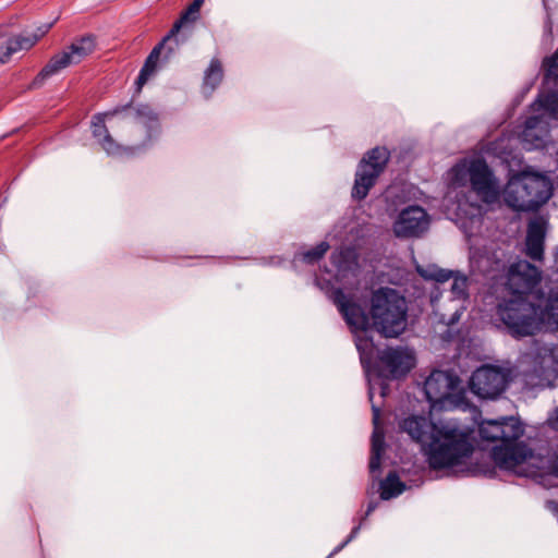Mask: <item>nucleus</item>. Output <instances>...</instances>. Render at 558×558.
Wrapping results in <instances>:
<instances>
[{"instance_id": "nucleus-40", "label": "nucleus", "mask_w": 558, "mask_h": 558, "mask_svg": "<svg viewBox=\"0 0 558 558\" xmlns=\"http://www.w3.org/2000/svg\"><path fill=\"white\" fill-rule=\"evenodd\" d=\"M379 386H380V395H381V397H385L387 393V386L383 381L379 383Z\"/></svg>"}, {"instance_id": "nucleus-1", "label": "nucleus", "mask_w": 558, "mask_h": 558, "mask_svg": "<svg viewBox=\"0 0 558 558\" xmlns=\"http://www.w3.org/2000/svg\"><path fill=\"white\" fill-rule=\"evenodd\" d=\"M330 298L354 332L374 329L385 338H397L407 329L408 302L392 288L381 287L372 292L368 313L341 289L333 290Z\"/></svg>"}, {"instance_id": "nucleus-30", "label": "nucleus", "mask_w": 558, "mask_h": 558, "mask_svg": "<svg viewBox=\"0 0 558 558\" xmlns=\"http://www.w3.org/2000/svg\"><path fill=\"white\" fill-rule=\"evenodd\" d=\"M391 151V158L396 159L402 167L412 161L414 157V145L412 143H401Z\"/></svg>"}, {"instance_id": "nucleus-2", "label": "nucleus", "mask_w": 558, "mask_h": 558, "mask_svg": "<svg viewBox=\"0 0 558 558\" xmlns=\"http://www.w3.org/2000/svg\"><path fill=\"white\" fill-rule=\"evenodd\" d=\"M399 427L422 445L429 466L435 470L463 464L474 449L471 430L452 421L435 424L425 416L411 415Z\"/></svg>"}, {"instance_id": "nucleus-22", "label": "nucleus", "mask_w": 558, "mask_h": 558, "mask_svg": "<svg viewBox=\"0 0 558 558\" xmlns=\"http://www.w3.org/2000/svg\"><path fill=\"white\" fill-rule=\"evenodd\" d=\"M355 345L357 351L360 352L361 363L366 371V375L368 378V397L369 400L372 401L374 396L375 384L373 383L371 372L367 365L373 357L375 344L371 338L366 336H357L355 338Z\"/></svg>"}, {"instance_id": "nucleus-24", "label": "nucleus", "mask_w": 558, "mask_h": 558, "mask_svg": "<svg viewBox=\"0 0 558 558\" xmlns=\"http://www.w3.org/2000/svg\"><path fill=\"white\" fill-rule=\"evenodd\" d=\"M223 78V68L219 59L210 60L208 68L204 72L202 92L206 97H210L214 90L220 85Z\"/></svg>"}, {"instance_id": "nucleus-18", "label": "nucleus", "mask_w": 558, "mask_h": 558, "mask_svg": "<svg viewBox=\"0 0 558 558\" xmlns=\"http://www.w3.org/2000/svg\"><path fill=\"white\" fill-rule=\"evenodd\" d=\"M373 412V425L374 430L372 434V452L369 460V472L374 474L380 469L381 456L385 451V435L383 429L379 427L380 408L372 404Z\"/></svg>"}, {"instance_id": "nucleus-33", "label": "nucleus", "mask_w": 558, "mask_h": 558, "mask_svg": "<svg viewBox=\"0 0 558 558\" xmlns=\"http://www.w3.org/2000/svg\"><path fill=\"white\" fill-rule=\"evenodd\" d=\"M509 155L510 154L502 151L501 156H500L501 161L509 163V158H508ZM508 166H510V165H508ZM508 174H522V175H525V174H550V171L539 172V171L532 169L529 166L519 167V169H512L511 167H509Z\"/></svg>"}, {"instance_id": "nucleus-36", "label": "nucleus", "mask_w": 558, "mask_h": 558, "mask_svg": "<svg viewBox=\"0 0 558 558\" xmlns=\"http://www.w3.org/2000/svg\"><path fill=\"white\" fill-rule=\"evenodd\" d=\"M360 531V525L355 526L352 529L350 535L348 536V538L341 543L337 548H336V551H340L344 546H347L353 538L356 537L357 533Z\"/></svg>"}, {"instance_id": "nucleus-11", "label": "nucleus", "mask_w": 558, "mask_h": 558, "mask_svg": "<svg viewBox=\"0 0 558 558\" xmlns=\"http://www.w3.org/2000/svg\"><path fill=\"white\" fill-rule=\"evenodd\" d=\"M429 223L426 210L412 205L400 211L393 222V232L398 238H418L428 230Z\"/></svg>"}, {"instance_id": "nucleus-39", "label": "nucleus", "mask_w": 558, "mask_h": 558, "mask_svg": "<svg viewBox=\"0 0 558 558\" xmlns=\"http://www.w3.org/2000/svg\"><path fill=\"white\" fill-rule=\"evenodd\" d=\"M377 507V504L376 502H371L368 506H367V510H366V517L369 515Z\"/></svg>"}, {"instance_id": "nucleus-38", "label": "nucleus", "mask_w": 558, "mask_h": 558, "mask_svg": "<svg viewBox=\"0 0 558 558\" xmlns=\"http://www.w3.org/2000/svg\"><path fill=\"white\" fill-rule=\"evenodd\" d=\"M550 425L554 429L558 430V408L555 411L554 416L550 417Z\"/></svg>"}, {"instance_id": "nucleus-23", "label": "nucleus", "mask_w": 558, "mask_h": 558, "mask_svg": "<svg viewBox=\"0 0 558 558\" xmlns=\"http://www.w3.org/2000/svg\"><path fill=\"white\" fill-rule=\"evenodd\" d=\"M169 38H162V40L153 48L148 57L146 58L144 65L142 66L138 76L135 81L137 92L142 89V87L146 84V82L149 80V77L155 73L157 69V63L159 61V58L162 53V48L165 43Z\"/></svg>"}, {"instance_id": "nucleus-9", "label": "nucleus", "mask_w": 558, "mask_h": 558, "mask_svg": "<svg viewBox=\"0 0 558 558\" xmlns=\"http://www.w3.org/2000/svg\"><path fill=\"white\" fill-rule=\"evenodd\" d=\"M542 280L539 269L527 260L511 264L507 271L506 286L512 295L531 294Z\"/></svg>"}, {"instance_id": "nucleus-7", "label": "nucleus", "mask_w": 558, "mask_h": 558, "mask_svg": "<svg viewBox=\"0 0 558 558\" xmlns=\"http://www.w3.org/2000/svg\"><path fill=\"white\" fill-rule=\"evenodd\" d=\"M511 379L508 369L495 365H482L470 378L471 391L481 399H497Z\"/></svg>"}, {"instance_id": "nucleus-31", "label": "nucleus", "mask_w": 558, "mask_h": 558, "mask_svg": "<svg viewBox=\"0 0 558 558\" xmlns=\"http://www.w3.org/2000/svg\"><path fill=\"white\" fill-rule=\"evenodd\" d=\"M377 177H357L352 189V197L363 199L367 196L371 187L375 185Z\"/></svg>"}, {"instance_id": "nucleus-27", "label": "nucleus", "mask_w": 558, "mask_h": 558, "mask_svg": "<svg viewBox=\"0 0 558 558\" xmlns=\"http://www.w3.org/2000/svg\"><path fill=\"white\" fill-rule=\"evenodd\" d=\"M191 29L181 28L174 34H171V29L163 38H169L162 48L163 60L168 61L180 48L181 45L185 44L191 37Z\"/></svg>"}, {"instance_id": "nucleus-32", "label": "nucleus", "mask_w": 558, "mask_h": 558, "mask_svg": "<svg viewBox=\"0 0 558 558\" xmlns=\"http://www.w3.org/2000/svg\"><path fill=\"white\" fill-rule=\"evenodd\" d=\"M329 244L327 242H320L315 247L304 252L302 254V258L304 262L313 264L320 259L325 253L328 251Z\"/></svg>"}, {"instance_id": "nucleus-15", "label": "nucleus", "mask_w": 558, "mask_h": 558, "mask_svg": "<svg viewBox=\"0 0 558 558\" xmlns=\"http://www.w3.org/2000/svg\"><path fill=\"white\" fill-rule=\"evenodd\" d=\"M547 229V220L537 216L530 220L525 239V254L533 260L544 258V243Z\"/></svg>"}, {"instance_id": "nucleus-21", "label": "nucleus", "mask_w": 558, "mask_h": 558, "mask_svg": "<svg viewBox=\"0 0 558 558\" xmlns=\"http://www.w3.org/2000/svg\"><path fill=\"white\" fill-rule=\"evenodd\" d=\"M96 49V38L93 35H85L72 43L66 50L65 54L72 64H77L87 56L92 54Z\"/></svg>"}, {"instance_id": "nucleus-29", "label": "nucleus", "mask_w": 558, "mask_h": 558, "mask_svg": "<svg viewBox=\"0 0 558 558\" xmlns=\"http://www.w3.org/2000/svg\"><path fill=\"white\" fill-rule=\"evenodd\" d=\"M536 106L535 110H543L555 119L558 114V92H548L544 95H539L533 107Z\"/></svg>"}, {"instance_id": "nucleus-37", "label": "nucleus", "mask_w": 558, "mask_h": 558, "mask_svg": "<svg viewBox=\"0 0 558 558\" xmlns=\"http://www.w3.org/2000/svg\"><path fill=\"white\" fill-rule=\"evenodd\" d=\"M500 147V142L499 141H496L494 143H490V145L487 147V149L485 150L486 154H495Z\"/></svg>"}, {"instance_id": "nucleus-26", "label": "nucleus", "mask_w": 558, "mask_h": 558, "mask_svg": "<svg viewBox=\"0 0 558 558\" xmlns=\"http://www.w3.org/2000/svg\"><path fill=\"white\" fill-rule=\"evenodd\" d=\"M203 3L204 0H193L171 27V34L181 31V28L192 31L191 25L199 17V10Z\"/></svg>"}, {"instance_id": "nucleus-28", "label": "nucleus", "mask_w": 558, "mask_h": 558, "mask_svg": "<svg viewBox=\"0 0 558 558\" xmlns=\"http://www.w3.org/2000/svg\"><path fill=\"white\" fill-rule=\"evenodd\" d=\"M405 489L404 483L399 480L396 472H390L387 477L380 482V498L389 500L402 494Z\"/></svg>"}, {"instance_id": "nucleus-41", "label": "nucleus", "mask_w": 558, "mask_h": 558, "mask_svg": "<svg viewBox=\"0 0 558 558\" xmlns=\"http://www.w3.org/2000/svg\"><path fill=\"white\" fill-rule=\"evenodd\" d=\"M556 271L558 272V251L555 253V259H554Z\"/></svg>"}, {"instance_id": "nucleus-35", "label": "nucleus", "mask_w": 558, "mask_h": 558, "mask_svg": "<svg viewBox=\"0 0 558 558\" xmlns=\"http://www.w3.org/2000/svg\"><path fill=\"white\" fill-rule=\"evenodd\" d=\"M351 252L350 251H339L338 253H333L331 255V259L332 262L336 264L337 268L340 270L343 268V265H342V258H344V255H350Z\"/></svg>"}, {"instance_id": "nucleus-6", "label": "nucleus", "mask_w": 558, "mask_h": 558, "mask_svg": "<svg viewBox=\"0 0 558 558\" xmlns=\"http://www.w3.org/2000/svg\"><path fill=\"white\" fill-rule=\"evenodd\" d=\"M105 116H122L123 119H131L143 128L145 132L144 137L141 141L129 144L132 154L148 148L160 132L158 113L147 104H134L131 100L125 105L116 106L113 109L105 112Z\"/></svg>"}, {"instance_id": "nucleus-25", "label": "nucleus", "mask_w": 558, "mask_h": 558, "mask_svg": "<svg viewBox=\"0 0 558 558\" xmlns=\"http://www.w3.org/2000/svg\"><path fill=\"white\" fill-rule=\"evenodd\" d=\"M72 65L69 60V56L64 51L57 53L50 58L48 63L41 69V71L35 77L33 85L39 86L48 77L56 75L61 70Z\"/></svg>"}, {"instance_id": "nucleus-13", "label": "nucleus", "mask_w": 558, "mask_h": 558, "mask_svg": "<svg viewBox=\"0 0 558 558\" xmlns=\"http://www.w3.org/2000/svg\"><path fill=\"white\" fill-rule=\"evenodd\" d=\"M549 136V124L543 116L529 117L520 134L522 146L526 150L544 148Z\"/></svg>"}, {"instance_id": "nucleus-34", "label": "nucleus", "mask_w": 558, "mask_h": 558, "mask_svg": "<svg viewBox=\"0 0 558 558\" xmlns=\"http://www.w3.org/2000/svg\"><path fill=\"white\" fill-rule=\"evenodd\" d=\"M545 63L547 65L548 74L558 80V49L550 58L546 59Z\"/></svg>"}, {"instance_id": "nucleus-17", "label": "nucleus", "mask_w": 558, "mask_h": 558, "mask_svg": "<svg viewBox=\"0 0 558 558\" xmlns=\"http://www.w3.org/2000/svg\"><path fill=\"white\" fill-rule=\"evenodd\" d=\"M390 159L391 151L386 146H375L363 155L355 174H383Z\"/></svg>"}, {"instance_id": "nucleus-42", "label": "nucleus", "mask_w": 558, "mask_h": 558, "mask_svg": "<svg viewBox=\"0 0 558 558\" xmlns=\"http://www.w3.org/2000/svg\"><path fill=\"white\" fill-rule=\"evenodd\" d=\"M465 177H459V175H456L454 179H456V182H459L461 181L462 179H464Z\"/></svg>"}, {"instance_id": "nucleus-4", "label": "nucleus", "mask_w": 558, "mask_h": 558, "mask_svg": "<svg viewBox=\"0 0 558 558\" xmlns=\"http://www.w3.org/2000/svg\"><path fill=\"white\" fill-rule=\"evenodd\" d=\"M535 302L526 296L512 295L497 305V316L513 337L532 336L544 324H550L558 315V294L537 293Z\"/></svg>"}, {"instance_id": "nucleus-3", "label": "nucleus", "mask_w": 558, "mask_h": 558, "mask_svg": "<svg viewBox=\"0 0 558 558\" xmlns=\"http://www.w3.org/2000/svg\"><path fill=\"white\" fill-rule=\"evenodd\" d=\"M472 191L486 204H494L504 197L508 207L517 211H532L539 208L553 195L550 177H509L504 190L497 177H470Z\"/></svg>"}, {"instance_id": "nucleus-12", "label": "nucleus", "mask_w": 558, "mask_h": 558, "mask_svg": "<svg viewBox=\"0 0 558 558\" xmlns=\"http://www.w3.org/2000/svg\"><path fill=\"white\" fill-rule=\"evenodd\" d=\"M459 381L458 376L450 372L433 371L424 384L425 396L433 405L441 403L450 398Z\"/></svg>"}, {"instance_id": "nucleus-20", "label": "nucleus", "mask_w": 558, "mask_h": 558, "mask_svg": "<svg viewBox=\"0 0 558 558\" xmlns=\"http://www.w3.org/2000/svg\"><path fill=\"white\" fill-rule=\"evenodd\" d=\"M553 349L534 342L530 352L522 355V363L533 364V373L542 379L553 363Z\"/></svg>"}, {"instance_id": "nucleus-10", "label": "nucleus", "mask_w": 558, "mask_h": 558, "mask_svg": "<svg viewBox=\"0 0 558 558\" xmlns=\"http://www.w3.org/2000/svg\"><path fill=\"white\" fill-rule=\"evenodd\" d=\"M378 360L379 375L392 379L405 376L415 364L413 352L399 347L381 351Z\"/></svg>"}, {"instance_id": "nucleus-19", "label": "nucleus", "mask_w": 558, "mask_h": 558, "mask_svg": "<svg viewBox=\"0 0 558 558\" xmlns=\"http://www.w3.org/2000/svg\"><path fill=\"white\" fill-rule=\"evenodd\" d=\"M447 174H494L482 153L461 158Z\"/></svg>"}, {"instance_id": "nucleus-5", "label": "nucleus", "mask_w": 558, "mask_h": 558, "mask_svg": "<svg viewBox=\"0 0 558 558\" xmlns=\"http://www.w3.org/2000/svg\"><path fill=\"white\" fill-rule=\"evenodd\" d=\"M522 424L514 417L501 420H485L478 424V434L482 440L500 441L492 450V458L496 465L502 470L519 472L518 468L531 464L532 450L517 440L523 435Z\"/></svg>"}, {"instance_id": "nucleus-14", "label": "nucleus", "mask_w": 558, "mask_h": 558, "mask_svg": "<svg viewBox=\"0 0 558 558\" xmlns=\"http://www.w3.org/2000/svg\"><path fill=\"white\" fill-rule=\"evenodd\" d=\"M53 23L43 24L37 27L36 32L28 35H17L9 38L5 43L0 44V63L9 62L12 54L20 50L31 49L43 36L51 28Z\"/></svg>"}, {"instance_id": "nucleus-16", "label": "nucleus", "mask_w": 558, "mask_h": 558, "mask_svg": "<svg viewBox=\"0 0 558 558\" xmlns=\"http://www.w3.org/2000/svg\"><path fill=\"white\" fill-rule=\"evenodd\" d=\"M105 113L96 114L92 120V133L97 140V143L107 151L108 155L112 156H129L133 155L130 149V145H121L117 143L110 135L105 124Z\"/></svg>"}, {"instance_id": "nucleus-8", "label": "nucleus", "mask_w": 558, "mask_h": 558, "mask_svg": "<svg viewBox=\"0 0 558 558\" xmlns=\"http://www.w3.org/2000/svg\"><path fill=\"white\" fill-rule=\"evenodd\" d=\"M418 274L429 280H435L439 283H445L449 279H452L450 286V298L452 301L458 302V305L454 307V312L451 317L448 319L449 325H453L459 322L463 311H464V302L468 299V278L458 272H453L450 270L441 269L436 266H429L427 268L417 267Z\"/></svg>"}]
</instances>
